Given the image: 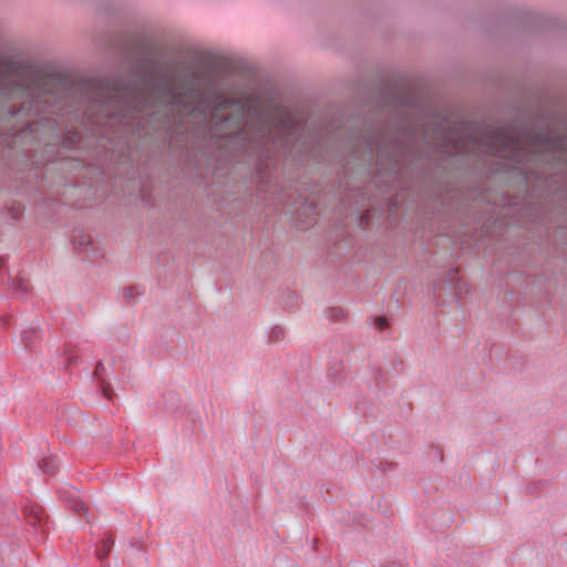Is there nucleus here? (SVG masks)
I'll use <instances>...</instances> for the list:
<instances>
[{"label":"nucleus","instance_id":"f257e3e1","mask_svg":"<svg viewBox=\"0 0 567 567\" xmlns=\"http://www.w3.org/2000/svg\"><path fill=\"white\" fill-rule=\"evenodd\" d=\"M52 127L70 125L62 147L76 150L85 136V78L73 79L62 73H39L22 60L0 56V132L14 130L30 116Z\"/></svg>","mask_w":567,"mask_h":567},{"label":"nucleus","instance_id":"f03ea898","mask_svg":"<svg viewBox=\"0 0 567 567\" xmlns=\"http://www.w3.org/2000/svg\"><path fill=\"white\" fill-rule=\"evenodd\" d=\"M104 372H105L104 364L101 361L97 362L95 370H94V377L96 378V380L100 383V388L102 390L103 395L107 399H111L112 395L114 394V392L112 390L111 384L109 382H106V380L104 378Z\"/></svg>","mask_w":567,"mask_h":567},{"label":"nucleus","instance_id":"7ed1b4c3","mask_svg":"<svg viewBox=\"0 0 567 567\" xmlns=\"http://www.w3.org/2000/svg\"><path fill=\"white\" fill-rule=\"evenodd\" d=\"M40 339V331L35 327H30L21 332V341L25 349L31 350Z\"/></svg>","mask_w":567,"mask_h":567},{"label":"nucleus","instance_id":"20e7f679","mask_svg":"<svg viewBox=\"0 0 567 567\" xmlns=\"http://www.w3.org/2000/svg\"><path fill=\"white\" fill-rule=\"evenodd\" d=\"M114 545V537L112 535L102 539L101 544L95 549L96 558L104 565L112 547Z\"/></svg>","mask_w":567,"mask_h":567},{"label":"nucleus","instance_id":"39448f33","mask_svg":"<svg viewBox=\"0 0 567 567\" xmlns=\"http://www.w3.org/2000/svg\"><path fill=\"white\" fill-rule=\"evenodd\" d=\"M24 512V516H25V519H27V524L32 526V527H37V526H42V517L40 516V511L33 506L31 507H24L23 509Z\"/></svg>","mask_w":567,"mask_h":567},{"label":"nucleus","instance_id":"423d86ee","mask_svg":"<svg viewBox=\"0 0 567 567\" xmlns=\"http://www.w3.org/2000/svg\"><path fill=\"white\" fill-rule=\"evenodd\" d=\"M74 248L79 254H87L92 245L91 240L86 239L84 235L73 236Z\"/></svg>","mask_w":567,"mask_h":567},{"label":"nucleus","instance_id":"0eeeda50","mask_svg":"<svg viewBox=\"0 0 567 567\" xmlns=\"http://www.w3.org/2000/svg\"><path fill=\"white\" fill-rule=\"evenodd\" d=\"M39 467L43 473L53 475L58 471V463L53 457H44L39 462Z\"/></svg>","mask_w":567,"mask_h":567},{"label":"nucleus","instance_id":"6e6552de","mask_svg":"<svg viewBox=\"0 0 567 567\" xmlns=\"http://www.w3.org/2000/svg\"><path fill=\"white\" fill-rule=\"evenodd\" d=\"M328 377L333 382H341L343 380V365L341 362H334L328 370Z\"/></svg>","mask_w":567,"mask_h":567},{"label":"nucleus","instance_id":"1a4fd4ad","mask_svg":"<svg viewBox=\"0 0 567 567\" xmlns=\"http://www.w3.org/2000/svg\"><path fill=\"white\" fill-rule=\"evenodd\" d=\"M70 508L74 513H76L79 515H84V516L87 515V511H89L83 502L75 499V498H70Z\"/></svg>","mask_w":567,"mask_h":567},{"label":"nucleus","instance_id":"9d476101","mask_svg":"<svg viewBox=\"0 0 567 567\" xmlns=\"http://www.w3.org/2000/svg\"><path fill=\"white\" fill-rule=\"evenodd\" d=\"M141 295L140 291H136V288L133 286L125 287L123 289V298L127 303H134L135 299Z\"/></svg>","mask_w":567,"mask_h":567},{"label":"nucleus","instance_id":"9b49d317","mask_svg":"<svg viewBox=\"0 0 567 567\" xmlns=\"http://www.w3.org/2000/svg\"><path fill=\"white\" fill-rule=\"evenodd\" d=\"M285 337V329L280 326H275L269 331V341L279 342Z\"/></svg>","mask_w":567,"mask_h":567},{"label":"nucleus","instance_id":"f8f14e48","mask_svg":"<svg viewBox=\"0 0 567 567\" xmlns=\"http://www.w3.org/2000/svg\"><path fill=\"white\" fill-rule=\"evenodd\" d=\"M328 318L331 321H340L346 317V312L340 307H332L328 309Z\"/></svg>","mask_w":567,"mask_h":567},{"label":"nucleus","instance_id":"ddd939ff","mask_svg":"<svg viewBox=\"0 0 567 567\" xmlns=\"http://www.w3.org/2000/svg\"><path fill=\"white\" fill-rule=\"evenodd\" d=\"M29 289L28 282L21 278L14 279L12 281V290L14 293H25Z\"/></svg>","mask_w":567,"mask_h":567},{"label":"nucleus","instance_id":"4468645a","mask_svg":"<svg viewBox=\"0 0 567 567\" xmlns=\"http://www.w3.org/2000/svg\"><path fill=\"white\" fill-rule=\"evenodd\" d=\"M374 323L379 329H384L388 326V321L384 317H377Z\"/></svg>","mask_w":567,"mask_h":567},{"label":"nucleus","instance_id":"2eb2a0df","mask_svg":"<svg viewBox=\"0 0 567 567\" xmlns=\"http://www.w3.org/2000/svg\"><path fill=\"white\" fill-rule=\"evenodd\" d=\"M286 297H287V300L290 301L291 303L296 300V293L293 291H288L286 293Z\"/></svg>","mask_w":567,"mask_h":567},{"label":"nucleus","instance_id":"dca6fc26","mask_svg":"<svg viewBox=\"0 0 567 567\" xmlns=\"http://www.w3.org/2000/svg\"><path fill=\"white\" fill-rule=\"evenodd\" d=\"M441 515L446 518L447 523L451 522L452 518H451V514L450 513L445 512V513H442Z\"/></svg>","mask_w":567,"mask_h":567},{"label":"nucleus","instance_id":"f3484780","mask_svg":"<svg viewBox=\"0 0 567 567\" xmlns=\"http://www.w3.org/2000/svg\"><path fill=\"white\" fill-rule=\"evenodd\" d=\"M6 319H0V327H4L6 326Z\"/></svg>","mask_w":567,"mask_h":567}]
</instances>
